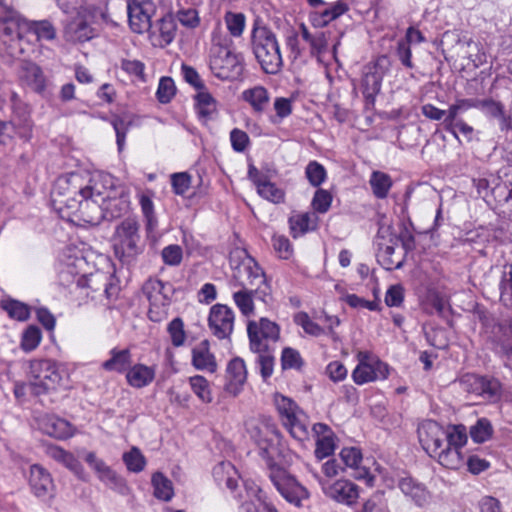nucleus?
I'll return each mask as SVG.
<instances>
[{"instance_id": "nucleus-32", "label": "nucleus", "mask_w": 512, "mask_h": 512, "mask_svg": "<svg viewBox=\"0 0 512 512\" xmlns=\"http://www.w3.org/2000/svg\"><path fill=\"white\" fill-rule=\"evenodd\" d=\"M75 210L79 211L82 219L91 225H99L106 220L101 201L86 199Z\"/></svg>"}, {"instance_id": "nucleus-10", "label": "nucleus", "mask_w": 512, "mask_h": 512, "mask_svg": "<svg viewBox=\"0 0 512 512\" xmlns=\"http://www.w3.org/2000/svg\"><path fill=\"white\" fill-rule=\"evenodd\" d=\"M233 278L241 288L255 289L268 285L263 269L251 256H246L234 267Z\"/></svg>"}, {"instance_id": "nucleus-51", "label": "nucleus", "mask_w": 512, "mask_h": 512, "mask_svg": "<svg viewBox=\"0 0 512 512\" xmlns=\"http://www.w3.org/2000/svg\"><path fill=\"white\" fill-rule=\"evenodd\" d=\"M257 193L265 200H268L272 203L279 204L284 202L285 192L278 188L274 183L270 180L265 182L260 186L257 190Z\"/></svg>"}, {"instance_id": "nucleus-56", "label": "nucleus", "mask_w": 512, "mask_h": 512, "mask_svg": "<svg viewBox=\"0 0 512 512\" xmlns=\"http://www.w3.org/2000/svg\"><path fill=\"white\" fill-rule=\"evenodd\" d=\"M3 308L11 318L18 321H25L30 316L29 307L17 300H9L5 302Z\"/></svg>"}, {"instance_id": "nucleus-15", "label": "nucleus", "mask_w": 512, "mask_h": 512, "mask_svg": "<svg viewBox=\"0 0 512 512\" xmlns=\"http://www.w3.org/2000/svg\"><path fill=\"white\" fill-rule=\"evenodd\" d=\"M359 356H362L363 358L360 359L359 364L352 372V378L356 384L362 385L375 381L379 377L383 379L387 377V365L380 361H377L375 365H372L364 361V358H367V355L363 356V353H360Z\"/></svg>"}, {"instance_id": "nucleus-2", "label": "nucleus", "mask_w": 512, "mask_h": 512, "mask_svg": "<svg viewBox=\"0 0 512 512\" xmlns=\"http://www.w3.org/2000/svg\"><path fill=\"white\" fill-rule=\"evenodd\" d=\"M249 45L261 70L268 75L281 72L284 61L276 34L260 20H255L250 33Z\"/></svg>"}, {"instance_id": "nucleus-33", "label": "nucleus", "mask_w": 512, "mask_h": 512, "mask_svg": "<svg viewBox=\"0 0 512 512\" xmlns=\"http://www.w3.org/2000/svg\"><path fill=\"white\" fill-rule=\"evenodd\" d=\"M166 284L159 279L150 278L148 279L143 287V294L150 302L151 307H158L165 305L168 300V296L165 293Z\"/></svg>"}, {"instance_id": "nucleus-24", "label": "nucleus", "mask_w": 512, "mask_h": 512, "mask_svg": "<svg viewBox=\"0 0 512 512\" xmlns=\"http://www.w3.org/2000/svg\"><path fill=\"white\" fill-rule=\"evenodd\" d=\"M20 80L33 91L42 93L45 90V77L41 68L30 61H22L19 68Z\"/></svg>"}, {"instance_id": "nucleus-50", "label": "nucleus", "mask_w": 512, "mask_h": 512, "mask_svg": "<svg viewBox=\"0 0 512 512\" xmlns=\"http://www.w3.org/2000/svg\"><path fill=\"white\" fill-rule=\"evenodd\" d=\"M176 94V86L171 77L164 76L159 80L156 97L160 103H169Z\"/></svg>"}, {"instance_id": "nucleus-38", "label": "nucleus", "mask_w": 512, "mask_h": 512, "mask_svg": "<svg viewBox=\"0 0 512 512\" xmlns=\"http://www.w3.org/2000/svg\"><path fill=\"white\" fill-rule=\"evenodd\" d=\"M369 184L374 196L378 199H384L387 197L393 182L390 175L387 173L373 171L370 176Z\"/></svg>"}, {"instance_id": "nucleus-14", "label": "nucleus", "mask_w": 512, "mask_h": 512, "mask_svg": "<svg viewBox=\"0 0 512 512\" xmlns=\"http://www.w3.org/2000/svg\"><path fill=\"white\" fill-rule=\"evenodd\" d=\"M103 210L107 221L125 215L130 209V196L123 186L111 187L102 199Z\"/></svg>"}, {"instance_id": "nucleus-18", "label": "nucleus", "mask_w": 512, "mask_h": 512, "mask_svg": "<svg viewBox=\"0 0 512 512\" xmlns=\"http://www.w3.org/2000/svg\"><path fill=\"white\" fill-rule=\"evenodd\" d=\"M246 378L247 371L245 362L239 357L232 359L226 369L225 390L234 396L238 395Z\"/></svg>"}, {"instance_id": "nucleus-13", "label": "nucleus", "mask_w": 512, "mask_h": 512, "mask_svg": "<svg viewBox=\"0 0 512 512\" xmlns=\"http://www.w3.org/2000/svg\"><path fill=\"white\" fill-rule=\"evenodd\" d=\"M153 4L150 1L127 0L128 22L131 30L137 34L152 29L151 17Z\"/></svg>"}, {"instance_id": "nucleus-3", "label": "nucleus", "mask_w": 512, "mask_h": 512, "mask_svg": "<svg viewBox=\"0 0 512 512\" xmlns=\"http://www.w3.org/2000/svg\"><path fill=\"white\" fill-rule=\"evenodd\" d=\"M89 172H71L61 175L55 181L52 190V202L60 213L64 208L76 209L86 200V189L89 187Z\"/></svg>"}, {"instance_id": "nucleus-44", "label": "nucleus", "mask_w": 512, "mask_h": 512, "mask_svg": "<svg viewBox=\"0 0 512 512\" xmlns=\"http://www.w3.org/2000/svg\"><path fill=\"white\" fill-rule=\"evenodd\" d=\"M224 21L226 27L229 31V37L239 38L242 36L245 26H246V17L243 13H234L228 11L224 15Z\"/></svg>"}, {"instance_id": "nucleus-20", "label": "nucleus", "mask_w": 512, "mask_h": 512, "mask_svg": "<svg viewBox=\"0 0 512 512\" xmlns=\"http://www.w3.org/2000/svg\"><path fill=\"white\" fill-rule=\"evenodd\" d=\"M299 29L302 39L309 46L310 56L320 59L322 55L328 50L330 33L324 31H315L312 33L304 23L299 25Z\"/></svg>"}, {"instance_id": "nucleus-35", "label": "nucleus", "mask_w": 512, "mask_h": 512, "mask_svg": "<svg viewBox=\"0 0 512 512\" xmlns=\"http://www.w3.org/2000/svg\"><path fill=\"white\" fill-rule=\"evenodd\" d=\"M244 101L249 103L253 110L257 113L264 112L270 103V95L268 90L263 86H255L244 90L242 93Z\"/></svg>"}, {"instance_id": "nucleus-64", "label": "nucleus", "mask_w": 512, "mask_h": 512, "mask_svg": "<svg viewBox=\"0 0 512 512\" xmlns=\"http://www.w3.org/2000/svg\"><path fill=\"white\" fill-rule=\"evenodd\" d=\"M163 262L169 266H178L183 258V251L179 245L171 244L162 249Z\"/></svg>"}, {"instance_id": "nucleus-27", "label": "nucleus", "mask_w": 512, "mask_h": 512, "mask_svg": "<svg viewBox=\"0 0 512 512\" xmlns=\"http://www.w3.org/2000/svg\"><path fill=\"white\" fill-rule=\"evenodd\" d=\"M155 368L141 363L130 366L126 372L127 383L137 389L151 384L155 378Z\"/></svg>"}, {"instance_id": "nucleus-25", "label": "nucleus", "mask_w": 512, "mask_h": 512, "mask_svg": "<svg viewBox=\"0 0 512 512\" xmlns=\"http://www.w3.org/2000/svg\"><path fill=\"white\" fill-rule=\"evenodd\" d=\"M89 187L86 189V199L101 201L108 190L114 185V179L110 174L104 173H90L89 172Z\"/></svg>"}, {"instance_id": "nucleus-6", "label": "nucleus", "mask_w": 512, "mask_h": 512, "mask_svg": "<svg viewBox=\"0 0 512 512\" xmlns=\"http://www.w3.org/2000/svg\"><path fill=\"white\" fill-rule=\"evenodd\" d=\"M139 223L135 218L124 219L115 230L114 251L121 259L134 258L141 252Z\"/></svg>"}, {"instance_id": "nucleus-55", "label": "nucleus", "mask_w": 512, "mask_h": 512, "mask_svg": "<svg viewBox=\"0 0 512 512\" xmlns=\"http://www.w3.org/2000/svg\"><path fill=\"white\" fill-rule=\"evenodd\" d=\"M173 346L180 347L184 345L186 340V332L184 330V322L181 318H174L167 327Z\"/></svg>"}, {"instance_id": "nucleus-57", "label": "nucleus", "mask_w": 512, "mask_h": 512, "mask_svg": "<svg viewBox=\"0 0 512 512\" xmlns=\"http://www.w3.org/2000/svg\"><path fill=\"white\" fill-rule=\"evenodd\" d=\"M294 322L301 326L309 335L318 337L324 334V329L316 322L312 321L306 312H299L294 316Z\"/></svg>"}, {"instance_id": "nucleus-39", "label": "nucleus", "mask_w": 512, "mask_h": 512, "mask_svg": "<svg viewBox=\"0 0 512 512\" xmlns=\"http://www.w3.org/2000/svg\"><path fill=\"white\" fill-rule=\"evenodd\" d=\"M274 404L283 424L287 421L290 422L291 419H294V417L298 415V413L303 412L292 399L281 394H275Z\"/></svg>"}, {"instance_id": "nucleus-1", "label": "nucleus", "mask_w": 512, "mask_h": 512, "mask_svg": "<svg viewBox=\"0 0 512 512\" xmlns=\"http://www.w3.org/2000/svg\"><path fill=\"white\" fill-rule=\"evenodd\" d=\"M208 58L212 74L220 80L233 81L243 75L244 57L234 51L233 40L220 28L214 29L211 33Z\"/></svg>"}, {"instance_id": "nucleus-28", "label": "nucleus", "mask_w": 512, "mask_h": 512, "mask_svg": "<svg viewBox=\"0 0 512 512\" xmlns=\"http://www.w3.org/2000/svg\"><path fill=\"white\" fill-rule=\"evenodd\" d=\"M212 475L220 488L225 486L231 492H235L238 487V474L235 467L230 462H220L215 465Z\"/></svg>"}, {"instance_id": "nucleus-59", "label": "nucleus", "mask_w": 512, "mask_h": 512, "mask_svg": "<svg viewBox=\"0 0 512 512\" xmlns=\"http://www.w3.org/2000/svg\"><path fill=\"white\" fill-rule=\"evenodd\" d=\"M336 448L335 436H323L316 439L315 457L322 460L331 456Z\"/></svg>"}, {"instance_id": "nucleus-53", "label": "nucleus", "mask_w": 512, "mask_h": 512, "mask_svg": "<svg viewBox=\"0 0 512 512\" xmlns=\"http://www.w3.org/2000/svg\"><path fill=\"white\" fill-rule=\"evenodd\" d=\"M304 361L300 353L291 347H285L281 354V367L283 370L296 369L299 370L303 366Z\"/></svg>"}, {"instance_id": "nucleus-4", "label": "nucleus", "mask_w": 512, "mask_h": 512, "mask_svg": "<svg viewBox=\"0 0 512 512\" xmlns=\"http://www.w3.org/2000/svg\"><path fill=\"white\" fill-rule=\"evenodd\" d=\"M418 438L423 449L433 457H437L441 465L454 468L459 461V452L451 447L446 448L447 431L436 421H426L418 428Z\"/></svg>"}, {"instance_id": "nucleus-60", "label": "nucleus", "mask_w": 512, "mask_h": 512, "mask_svg": "<svg viewBox=\"0 0 512 512\" xmlns=\"http://www.w3.org/2000/svg\"><path fill=\"white\" fill-rule=\"evenodd\" d=\"M41 341V331L36 326H29L23 333L21 347L24 351L34 350Z\"/></svg>"}, {"instance_id": "nucleus-48", "label": "nucleus", "mask_w": 512, "mask_h": 512, "mask_svg": "<svg viewBox=\"0 0 512 512\" xmlns=\"http://www.w3.org/2000/svg\"><path fill=\"white\" fill-rule=\"evenodd\" d=\"M502 394V385L500 381L494 377L485 376L483 388L480 393V397L484 400L497 401L500 399Z\"/></svg>"}, {"instance_id": "nucleus-5", "label": "nucleus", "mask_w": 512, "mask_h": 512, "mask_svg": "<svg viewBox=\"0 0 512 512\" xmlns=\"http://www.w3.org/2000/svg\"><path fill=\"white\" fill-rule=\"evenodd\" d=\"M63 371L57 364L48 359L33 360L30 362L31 381L29 382L30 393L40 396L56 390L63 381Z\"/></svg>"}, {"instance_id": "nucleus-17", "label": "nucleus", "mask_w": 512, "mask_h": 512, "mask_svg": "<svg viewBox=\"0 0 512 512\" xmlns=\"http://www.w3.org/2000/svg\"><path fill=\"white\" fill-rule=\"evenodd\" d=\"M325 494L339 503L353 505L359 497V490L355 483L340 479L325 488Z\"/></svg>"}, {"instance_id": "nucleus-31", "label": "nucleus", "mask_w": 512, "mask_h": 512, "mask_svg": "<svg viewBox=\"0 0 512 512\" xmlns=\"http://www.w3.org/2000/svg\"><path fill=\"white\" fill-rule=\"evenodd\" d=\"M93 37V29L82 19L68 23L64 30V38L71 43H83Z\"/></svg>"}, {"instance_id": "nucleus-43", "label": "nucleus", "mask_w": 512, "mask_h": 512, "mask_svg": "<svg viewBox=\"0 0 512 512\" xmlns=\"http://www.w3.org/2000/svg\"><path fill=\"white\" fill-rule=\"evenodd\" d=\"M347 10H348V5L345 2L339 0L334 5H332L330 8L325 9L318 16H316L313 20L314 25L321 26V27L326 26L332 20L343 15Z\"/></svg>"}, {"instance_id": "nucleus-12", "label": "nucleus", "mask_w": 512, "mask_h": 512, "mask_svg": "<svg viewBox=\"0 0 512 512\" xmlns=\"http://www.w3.org/2000/svg\"><path fill=\"white\" fill-rule=\"evenodd\" d=\"M234 319L233 310L227 305L218 303L210 308L208 326L211 333L218 339H228L234 329Z\"/></svg>"}, {"instance_id": "nucleus-63", "label": "nucleus", "mask_w": 512, "mask_h": 512, "mask_svg": "<svg viewBox=\"0 0 512 512\" xmlns=\"http://www.w3.org/2000/svg\"><path fill=\"white\" fill-rule=\"evenodd\" d=\"M39 40H53L56 37V30L52 23L47 20L35 21L30 26Z\"/></svg>"}, {"instance_id": "nucleus-47", "label": "nucleus", "mask_w": 512, "mask_h": 512, "mask_svg": "<svg viewBox=\"0 0 512 512\" xmlns=\"http://www.w3.org/2000/svg\"><path fill=\"white\" fill-rule=\"evenodd\" d=\"M122 459L127 469L133 473L143 471L146 466V458L137 447H132L128 452H125Z\"/></svg>"}, {"instance_id": "nucleus-11", "label": "nucleus", "mask_w": 512, "mask_h": 512, "mask_svg": "<svg viewBox=\"0 0 512 512\" xmlns=\"http://www.w3.org/2000/svg\"><path fill=\"white\" fill-rule=\"evenodd\" d=\"M243 512H278L262 489L252 480L243 481V491L235 495Z\"/></svg>"}, {"instance_id": "nucleus-22", "label": "nucleus", "mask_w": 512, "mask_h": 512, "mask_svg": "<svg viewBox=\"0 0 512 512\" xmlns=\"http://www.w3.org/2000/svg\"><path fill=\"white\" fill-rule=\"evenodd\" d=\"M192 365L195 369L214 373L217 370V362L210 351L208 340H202L192 348Z\"/></svg>"}, {"instance_id": "nucleus-37", "label": "nucleus", "mask_w": 512, "mask_h": 512, "mask_svg": "<svg viewBox=\"0 0 512 512\" xmlns=\"http://www.w3.org/2000/svg\"><path fill=\"white\" fill-rule=\"evenodd\" d=\"M481 99L478 98H463L457 99L453 104H451L447 110V116L444 118V122H448V125H451V121L461 119L459 117L460 114L464 113L470 108L480 109Z\"/></svg>"}, {"instance_id": "nucleus-19", "label": "nucleus", "mask_w": 512, "mask_h": 512, "mask_svg": "<svg viewBox=\"0 0 512 512\" xmlns=\"http://www.w3.org/2000/svg\"><path fill=\"white\" fill-rule=\"evenodd\" d=\"M270 294V286L265 285L264 288L247 289L241 288L234 292L233 299L236 306L244 316H249L254 312L253 297L265 301L266 296Z\"/></svg>"}, {"instance_id": "nucleus-23", "label": "nucleus", "mask_w": 512, "mask_h": 512, "mask_svg": "<svg viewBox=\"0 0 512 512\" xmlns=\"http://www.w3.org/2000/svg\"><path fill=\"white\" fill-rule=\"evenodd\" d=\"M177 24L172 14H165L152 24L150 35L158 37V45L161 47L171 44L176 36Z\"/></svg>"}, {"instance_id": "nucleus-9", "label": "nucleus", "mask_w": 512, "mask_h": 512, "mask_svg": "<svg viewBox=\"0 0 512 512\" xmlns=\"http://www.w3.org/2000/svg\"><path fill=\"white\" fill-rule=\"evenodd\" d=\"M390 59L386 55L377 57L374 62L363 67L361 89L367 102L373 103L380 92L382 80L389 71Z\"/></svg>"}, {"instance_id": "nucleus-41", "label": "nucleus", "mask_w": 512, "mask_h": 512, "mask_svg": "<svg viewBox=\"0 0 512 512\" xmlns=\"http://www.w3.org/2000/svg\"><path fill=\"white\" fill-rule=\"evenodd\" d=\"M152 486L154 488V496L163 501H169L174 495L172 482L161 472H155L152 475Z\"/></svg>"}, {"instance_id": "nucleus-40", "label": "nucleus", "mask_w": 512, "mask_h": 512, "mask_svg": "<svg viewBox=\"0 0 512 512\" xmlns=\"http://www.w3.org/2000/svg\"><path fill=\"white\" fill-rule=\"evenodd\" d=\"M291 436L299 442H304L309 438L307 416L304 412L298 413L294 419L284 423Z\"/></svg>"}, {"instance_id": "nucleus-30", "label": "nucleus", "mask_w": 512, "mask_h": 512, "mask_svg": "<svg viewBox=\"0 0 512 512\" xmlns=\"http://www.w3.org/2000/svg\"><path fill=\"white\" fill-rule=\"evenodd\" d=\"M110 358L101 364V367L108 372H127L132 364V355L129 349L119 350L113 348L109 352Z\"/></svg>"}, {"instance_id": "nucleus-42", "label": "nucleus", "mask_w": 512, "mask_h": 512, "mask_svg": "<svg viewBox=\"0 0 512 512\" xmlns=\"http://www.w3.org/2000/svg\"><path fill=\"white\" fill-rule=\"evenodd\" d=\"M279 432L274 424L264 423L261 427L257 428V435L255 440L263 453H267L269 447L273 444L275 437H278Z\"/></svg>"}, {"instance_id": "nucleus-26", "label": "nucleus", "mask_w": 512, "mask_h": 512, "mask_svg": "<svg viewBox=\"0 0 512 512\" xmlns=\"http://www.w3.org/2000/svg\"><path fill=\"white\" fill-rule=\"evenodd\" d=\"M398 487L411 500L418 506H423L428 503L430 493L424 484L417 482L410 476L402 477L398 481Z\"/></svg>"}, {"instance_id": "nucleus-36", "label": "nucleus", "mask_w": 512, "mask_h": 512, "mask_svg": "<svg viewBox=\"0 0 512 512\" xmlns=\"http://www.w3.org/2000/svg\"><path fill=\"white\" fill-rule=\"evenodd\" d=\"M152 196L153 192L151 191L143 192L139 195V204L145 220L146 231L148 233L153 232L158 226V220L154 211Z\"/></svg>"}, {"instance_id": "nucleus-58", "label": "nucleus", "mask_w": 512, "mask_h": 512, "mask_svg": "<svg viewBox=\"0 0 512 512\" xmlns=\"http://www.w3.org/2000/svg\"><path fill=\"white\" fill-rule=\"evenodd\" d=\"M332 200V194L328 190L319 188L313 196L311 205L317 213L324 214L330 209Z\"/></svg>"}, {"instance_id": "nucleus-52", "label": "nucleus", "mask_w": 512, "mask_h": 512, "mask_svg": "<svg viewBox=\"0 0 512 512\" xmlns=\"http://www.w3.org/2000/svg\"><path fill=\"white\" fill-rule=\"evenodd\" d=\"M444 129L452 134L458 141H460L458 132H460L468 142L473 140L474 128L466 123L463 119L451 121V125L448 122L443 123Z\"/></svg>"}, {"instance_id": "nucleus-16", "label": "nucleus", "mask_w": 512, "mask_h": 512, "mask_svg": "<svg viewBox=\"0 0 512 512\" xmlns=\"http://www.w3.org/2000/svg\"><path fill=\"white\" fill-rule=\"evenodd\" d=\"M480 110L489 118L497 119L501 132L512 130V114L505 105L493 98L481 99Z\"/></svg>"}, {"instance_id": "nucleus-29", "label": "nucleus", "mask_w": 512, "mask_h": 512, "mask_svg": "<svg viewBox=\"0 0 512 512\" xmlns=\"http://www.w3.org/2000/svg\"><path fill=\"white\" fill-rule=\"evenodd\" d=\"M44 432L57 439H67L74 435L73 426L65 419L56 416H46L42 420Z\"/></svg>"}, {"instance_id": "nucleus-54", "label": "nucleus", "mask_w": 512, "mask_h": 512, "mask_svg": "<svg viewBox=\"0 0 512 512\" xmlns=\"http://www.w3.org/2000/svg\"><path fill=\"white\" fill-rule=\"evenodd\" d=\"M189 382L193 392L198 396V398L202 402L210 403L212 401L209 383L203 376H193L189 379Z\"/></svg>"}, {"instance_id": "nucleus-21", "label": "nucleus", "mask_w": 512, "mask_h": 512, "mask_svg": "<svg viewBox=\"0 0 512 512\" xmlns=\"http://www.w3.org/2000/svg\"><path fill=\"white\" fill-rule=\"evenodd\" d=\"M29 485L33 494L37 497L49 495L54 488L50 473L37 464L30 467Z\"/></svg>"}, {"instance_id": "nucleus-34", "label": "nucleus", "mask_w": 512, "mask_h": 512, "mask_svg": "<svg viewBox=\"0 0 512 512\" xmlns=\"http://www.w3.org/2000/svg\"><path fill=\"white\" fill-rule=\"evenodd\" d=\"M195 108L200 119L211 120L217 113V101L206 88L194 96Z\"/></svg>"}, {"instance_id": "nucleus-7", "label": "nucleus", "mask_w": 512, "mask_h": 512, "mask_svg": "<svg viewBox=\"0 0 512 512\" xmlns=\"http://www.w3.org/2000/svg\"><path fill=\"white\" fill-rule=\"evenodd\" d=\"M250 350L252 352L274 349V345L280 338V327L268 318H260L259 321L251 320L247 324Z\"/></svg>"}, {"instance_id": "nucleus-61", "label": "nucleus", "mask_w": 512, "mask_h": 512, "mask_svg": "<svg viewBox=\"0 0 512 512\" xmlns=\"http://www.w3.org/2000/svg\"><path fill=\"white\" fill-rule=\"evenodd\" d=\"M466 442L467 434L463 425L454 426L452 432H447L446 448L451 447V449H456L459 452L458 449L464 446Z\"/></svg>"}, {"instance_id": "nucleus-8", "label": "nucleus", "mask_w": 512, "mask_h": 512, "mask_svg": "<svg viewBox=\"0 0 512 512\" xmlns=\"http://www.w3.org/2000/svg\"><path fill=\"white\" fill-rule=\"evenodd\" d=\"M269 479L280 495L290 504L296 507L302 506V501L308 499L309 492L285 469L271 466Z\"/></svg>"}, {"instance_id": "nucleus-49", "label": "nucleus", "mask_w": 512, "mask_h": 512, "mask_svg": "<svg viewBox=\"0 0 512 512\" xmlns=\"http://www.w3.org/2000/svg\"><path fill=\"white\" fill-rule=\"evenodd\" d=\"M305 175L313 187H319L327 177L326 169L317 161H310L305 168Z\"/></svg>"}, {"instance_id": "nucleus-45", "label": "nucleus", "mask_w": 512, "mask_h": 512, "mask_svg": "<svg viewBox=\"0 0 512 512\" xmlns=\"http://www.w3.org/2000/svg\"><path fill=\"white\" fill-rule=\"evenodd\" d=\"M471 439L476 443H484L493 435V427L487 418H480L470 427Z\"/></svg>"}, {"instance_id": "nucleus-46", "label": "nucleus", "mask_w": 512, "mask_h": 512, "mask_svg": "<svg viewBox=\"0 0 512 512\" xmlns=\"http://www.w3.org/2000/svg\"><path fill=\"white\" fill-rule=\"evenodd\" d=\"M257 354L256 357V364L259 368L261 377L264 381L269 379L274 370V349H267V351H261V352H254Z\"/></svg>"}, {"instance_id": "nucleus-62", "label": "nucleus", "mask_w": 512, "mask_h": 512, "mask_svg": "<svg viewBox=\"0 0 512 512\" xmlns=\"http://www.w3.org/2000/svg\"><path fill=\"white\" fill-rule=\"evenodd\" d=\"M99 479L112 489H115L121 493L126 490L125 480L119 476L110 467L104 470V472L98 476Z\"/></svg>"}]
</instances>
